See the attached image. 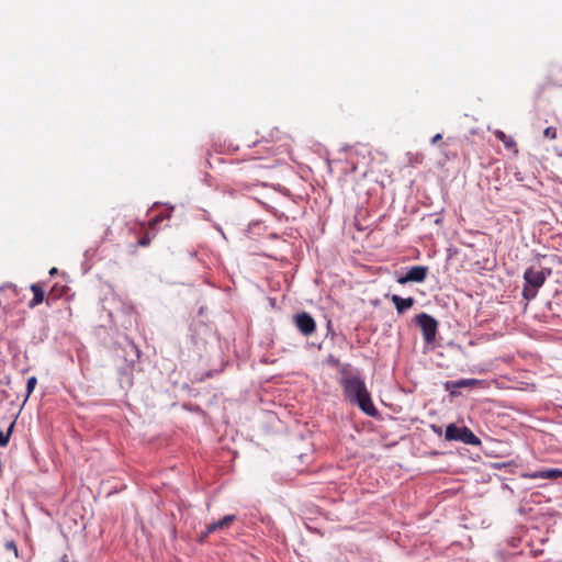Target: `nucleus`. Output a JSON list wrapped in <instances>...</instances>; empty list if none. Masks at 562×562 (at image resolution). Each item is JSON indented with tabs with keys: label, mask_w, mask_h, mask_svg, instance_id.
<instances>
[{
	"label": "nucleus",
	"mask_w": 562,
	"mask_h": 562,
	"mask_svg": "<svg viewBox=\"0 0 562 562\" xmlns=\"http://www.w3.org/2000/svg\"><path fill=\"white\" fill-rule=\"evenodd\" d=\"M341 386L345 396L358 405L359 408L369 416H375L378 411L374 407L370 393L367 390L364 381L358 375H349L341 380Z\"/></svg>",
	"instance_id": "f257e3e1"
},
{
	"label": "nucleus",
	"mask_w": 562,
	"mask_h": 562,
	"mask_svg": "<svg viewBox=\"0 0 562 562\" xmlns=\"http://www.w3.org/2000/svg\"><path fill=\"white\" fill-rule=\"evenodd\" d=\"M551 274V269L543 268L541 270H535L528 268L524 273V289L522 296L530 301L537 296L538 290L543 285L544 281Z\"/></svg>",
	"instance_id": "f03ea898"
},
{
	"label": "nucleus",
	"mask_w": 562,
	"mask_h": 562,
	"mask_svg": "<svg viewBox=\"0 0 562 562\" xmlns=\"http://www.w3.org/2000/svg\"><path fill=\"white\" fill-rule=\"evenodd\" d=\"M445 438L447 440L461 441L472 446H479L481 443V440L468 427H458L454 424L447 426Z\"/></svg>",
	"instance_id": "7ed1b4c3"
},
{
	"label": "nucleus",
	"mask_w": 562,
	"mask_h": 562,
	"mask_svg": "<svg viewBox=\"0 0 562 562\" xmlns=\"http://www.w3.org/2000/svg\"><path fill=\"white\" fill-rule=\"evenodd\" d=\"M416 323L418 324V326L420 327V329L423 331L424 340L427 344L432 342L435 340L436 334H437V327H438L437 321L432 316H430L426 313H422L416 316Z\"/></svg>",
	"instance_id": "20e7f679"
},
{
	"label": "nucleus",
	"mask_w": 562,
	"mask_h": 562,
	"mask_svg": "<svg viewBox=\"0 0 562 562\" xmlns=\"http://www.w3.org/2000/svg\"><path fill=\"white\" fill-rule=\"evenodd\" d=\"M428 274V267L426 266H414L408 269L404 276L396 278L397 283L406 284L408 282L422 283L425 281Z\"/></svg>",
	"instance_id": "39448f33"
},
{
	"label": "nucleus",
	"mask_w": 562,
	"mask_h": 562,
	"mask_svg": "<svg viewBox=\"0 0 562 562\" xmlns=\"http://www.w3.org/2000/svg\"><path fill=\"white\" fill-rule=\"evenodd\" d=\"M295 325L299 330L305 335H312L316 329V324L314 318L307 313H301L295 316Z\"/></svg>",
	"instance_id": "423d86ee"
},
{
	"label": "nucleus",
	"mask_w": 562,
	"mask_h": 562,
	"mask_svg": "<svg viewBox=\"0 0 562 562\" xmlns=\"http://www.w3.org/2000/svg\"><path fill=\"white\" fill-rule=\"evenodd\" d=\"M236 516L235 515H227L220 519L218 521L212 522L206 527L205 536H207L211 532L228 528L233 521H235Z\"/></svg>",
	"instance_id": "0eeeda50"
},
{
	"label": "nucleus",
	"mask_w": 562,
	"mask_h": 562,
	"mask_svg": "<svg viewBox=\"0 0 562 562\" xmlns=\"http://www.w3.org/2000/svg\"><path fill=\"white\" fill-rule=\"evenodd\" d=\"M530 479H547V480H553L558 477H562V470L561 469H547V470H540L536 471L528 475Z\"/></svg>",
	"instance_id": "6e6552de"
},
{
	"label": "nucleus",
	"mask_w": 562,
	"mask_h": 562,
	"mask_svg": "<svg viewBox=\"0 0 562 562\" xmlns=\"http://www.w3.org/2000/svg\"><path fill=\"white\" fill-rule=\"evenodd\" d=\"M392 302L394 303L396 311L398 313H404L405 311H407L408 308H411L413 306L414 299L413 297L403 299L400 295L394 294V295H392Z\"/></svg>",
	"instance_id": "1a4fd4ad"
},
{
	"label": "nucleus",
	"mask_w": 562,
	"mask_h": 562,
	"mask_svg": "<svg viewBox=\"0 0 562 562\" xmlns=\"http://www.w3.org/2000/svg\"><path fill=\"white\" fill-rule=\"evenodd\" d=\"M31 290L33 292V299L30 302L29 306L35 307L44 301V290L42 289L41 285L35 283L31 285Z\"/></svg>",
	"instance_id": "9d476101"
},
{
	"label": "nucleus",
	"mask_w": 562,
	"mask_h": 562,
	"mask_svg": "<svg viewBox=\"0 0 562 562\" xmlns=\"http://www.w3.org/2000/svg\"><path fill=\"white\" fill-rule=\"evenodd\" d=\"M495 137L501 140L506 148H516V143L512 136L506 135L503 131L496 130L494 132ZM517 151V149H515Z\"/></svg>",
	"instance_id": "9b49d317"
},
{
	"label": "nucleus",
	"mask_w": 562,
	"mask_h": 562,
	"mask_svg": "<svg viewBox=\"0 0 562 562\" xmlns=\"http://www.w3.org/2000/svg\"><path fill=\"white\" fill-rule=\"evenodd\" d=\"M476 383H477V380H475V379H461V380H458L454 382H447L446 387L449 389L450 386H453V387L461 389V387H468V386L475 385Z\"/></svg>",
	"instance_id": "f8f14e48"
},
{
	"label": "nucleus",
	"mask_w": 562,
	"mask_h": 562,
	"mask_svg": "<svg viewBox=\"0 0 562 562\" xmlns=\"http://www.w3.org/2000/svg\"><path fill=\"white\" fill-rule=\"evenodd\" d=\"M15 422H11L8 426L7 431L0 430V447H5L10 440V436L13 431Z\"/></svg>",
	"instance_id": "ddd939ff"
},
{
	"label": "nucleus",
	"mask_w": 562,
	"mask_h": 562,
	"mask_svg": "<svg viewBox=\"0 0 562 562\" xmlns=\"http://www.w3.org/2000/svg\"><path fill=\"white\" fill-rule=\"evenodd\" d=\"M36 383H37L36 376L29 378L27 383H26V392H27L26 397H29L31 395V393L34 391Z\"/></svg>",
	"instance_id": "4468645a"
},
{
	"label": "nucleus",
	"mask_w": 562,
	"mask_h": 562,
	"mask_svg": "<svg viewBox=\"0 0 562 562\" xmlns=\"http://www.w3.org/2000/svg\"><path fill=\"white\" fill-rule=\"evenodd\" d=\"M543 137L548 139H555L557 138V128L553 126H549L543 131Z\"/></svg>",
	"instance_id": "2eb2a0df"
},
{
	"label": "nucleus",
	"mask_w": 562,
	"mask_h": 562,
	"mask_svg": "<svg viewBox=\"0 0 562 562\" xmlns=\"http://www.w3.org/2000/svg\"><path fill=\"white\" fill-rule=\"evenodd\" d=\"M442 138L441 134H436L432 138H431V144H436L438 140H440Z\"/></svg>",
	"instance_id": "dca6fc26"
},
{
	"label": "nucleus",
	"mask_w": 562,
	"mask_h": 562,
	"mask_svg": "<svg viewBox=\"0 0 562 562\" xmlns=\"http://www.w3.org/2000/svg\"><path fill=\"white\" fill-rule=\"evenodd\" d=\"M56 272H57L56 268H52L50 271H49L50 274H55Z\"/></svg>",
	"instance_id": "f3484780"
},
{
	"label": "nucleus",
	"mask_w": 562,
	"mask_h": 562,
	"mask_svg": "<svg viewBox=\"0 0 562 562\" xmlns=\"http://www.w3.org/2000/svg\"><path fill=\"white\" fill-rule=\"evenodd\" d=\"M147 244H148V241H147V240H145V239L140 240V245H142V246H146Z\"/></svg>",
	"instance_id": "a211bd4d"
}]
</instances>
